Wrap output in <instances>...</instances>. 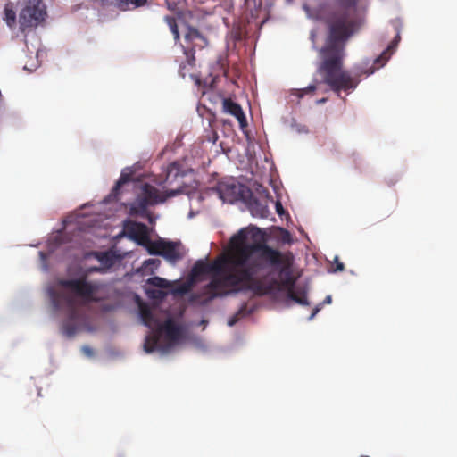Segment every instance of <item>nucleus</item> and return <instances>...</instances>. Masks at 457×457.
<instances>
[{"mask_svg": "<svg viewBox=\"0 0 457 457\" xmlns=\"http://www.w3.org/2000/svg\"><path fill=\"white\" fill-rule=\"evenodd\" d=\"M253 216L260 218H268L270 214L268 201H261L253 195L247 197V201L245 202Z\"/></svg>", "mask_w": 457, "mask_h": 457, "instance_id": "f8f14e48", "label": "nucleus"}, {"mask_svg": "<svg viewBox=\"0 0 457 457\" xmlns=\"http://www.w3.org/2000/svg\"><path fill=\"white\" fill-rule=\"evenodd\" d=\"M234 323H235V320H230V321H228V325H229V326H232Z\"/></svg>", "mask_w": 457, "mask_h": 457, "instance_id": "c9c22d12", "label": "nucleus"}, {"mask_svg": "<svg viewBox=\"0 0 457 457\" xmlns=\"http://www.w3.org/2000/svg\"><path fill=\"white\" fill-rule=\"evenodd\" d=\"M228 270H230V268L223 258L217 259L212 262L199 260L194 264L191 275L197 278L202 275L212 274V278L210 281L212 283L214 279L224 278Z\"/></svg>", "mask_w": 457, "mask_h": 457, "instance_id": "6e6552de", "label": "nucleus"}, {"mask_svg": "<svg viewBox=\"0 0 457 457\" xmlns=\"http://www.w3.org/2000/svg\"><path fill=\"white\" fill-rule=\"evenodd\" d=\"M82 352L87 355V356H92L93 355V350L87 346V345H85L81 348Z\"/></svg>", "mask_w": 457, "mask_h": 457, "instance_id": "cd10ccee", "label": "nucleus"}, {"mask_svg": "<svg viewBox=\"0 0 457 457\" xmlns=\"http://www.w3.org/2000/svg\"><path fill=\"white\" fill-rule=\"evenodd\" d=\"M381 59H382V56H379V57L376 58L375 61H374L375 64L378 63L381 61Z\"/></svg>", "mask_w": 457, "mask_h": 457, "instance_id": "72a5a7b5", "label": "nucleus"}, {"mask_svg": "<svg viewBox=\"0 0 457 457\" xmlns=\"http://www.w3.org/2000/svg\"><path fill=\"white\" fill-rule=\"evenodd\" d=\"M168 197L162 195L155 187L144 183L140 186L137 198L129 205V214L145 216L149 206L162 203Z\"/></svg>", "mask_w": 457, "mask_h": 457, "instance_id": "39448f33", "label": "nucleus"}, {"mask_svg": "<svg viewBox=\"0 0 457 457\" xmlns=\"http://www.w3.org/2000/svg\"><path fill=\"white\" fill-rule=\"evenodd\" d=\"M326 101H327V98H321V99L317 100V102H316V103H317L318 104H321L326 103Z\"/></svg>", "mask_w": 457, "mask_h": 457, "instance_id": "473e14b6", "label": "nucleus"}, {"mask_svg": "<svg viewBox=\"0 0 457 457\" xmlns=\"http://www.w3.org/2000/svg\"><path fill=\"white\" fill-rule=\"evenodd\" d=\"M58 285L62 289L52 294L53 303L56 308L65 309L67 319L62 322V331L67 337H72L78 329L77 321L80 309L96 301L94 295L99 287L96 283L88 282L86 278L60 279Z\"/></svg>", "mask_w": 457, "mask_h": 457, "instance_id": "7ed1b4c3", "label": "nucleus"}, {"mask_svg": "<svg viewBox=\"0 0 457 457\" xmlns=\"http://www.w3.org/2000/svg\"><path fill=\"white\" fill-rule=\"evenodd\" d=\"M164 21H166L171 33L173 34L175 41H179V32L176 19L172 16H165Z\"/></svg>", "mask_w": 457, "mask_h": 457, "instance_id": "412c9836", "label": "nucleus"}, {"mask_svg": "<svg viewBox=\"0 0 457 457\" xmlns=\"http://www.w3.org/2000/svg\"><path fill=\"white\" fill-rule=\"evenodd\" d=\"M185 41L188 46L187 47L183 46L184 54L187 57V63L193 66L195 62V47H204L207 45V40L198 31V29L189 27L185 35Z\"/></svg>", "mask_w": 457, "mask_h": 457, "instance_id": "9b49d317", "label": "nucleus"}, {"mask_svg": "<svg viewBox=\"0 0 457 457\" xmlns=\"http://www.w3.org/2000/svg\"><path fill=\"white\" fill-rule=\"evenodd\" d=\"M139 313L143 323L146 327L153 328L159 325L157 319L154 317L151 308L146 303L139 304Z\"/></svg>", "mask_w": 457, "mask_h": 457, "instance_id": "2eb2a0df", "label": "nucleus"}, {"mask_svg": "<svg viewBox=\"0 0 457 457\" xmlns=\"http://www.w3.org/2000/svg\"><path fill=\"white\" fill-rule=\"evenodd\" d=\"M21 8L19 14V23L21 31L37 27L46 15L42 0H21L18 1Z\"/></svg>", "mask_w": 457, "mask_h": 457, "instance_id": "423d86ee", "label": "nucleus"}, {"mask_svg": "<svg viewBox=\"0 0 457 457\" xmlns=\"http://www.w3.org/2000/svg\"><path fill=\"white\" fill-rule=\"evenodd\" d=\"M185 172L180 170L178 162H172L165 170V179L160 185L165 188L166 196L171 197L181 193L184 188Z\"/></svg>", "mask_w": 457, "mask_h": 457, "instance_id": "1a4fd4ad", "label": "nucleus"}, {"mask_svg": "<svg viewBox=\"0 0 457 457\" xmlns=\"http://www.w3.org/2000/svg\"><path fill=\"white\" fill-rule=\"evenodd\" d=\"M331 301H332L331 296H330V295H328V296H326V298L324 299V301H323L322 304H325V303H331Z\"/></svg>", "mask_w": 457, "mask_h": 457, "instance_id": "7c9ffc66", "label": "nucleus"}, {"mask_svg": "<svg viewBox=\"0 0 457 457\" xmlns=\"http://www.w3.org/2000/svg\"><path fill=\"white\" fill-rule=\"evenodd\" d=\"M335 264L336 266L333 268V271L334 272H339V271H343L345 270V265L343 262H341L338 259V257H335Z\"/></svg>", "mask_w": 457, "mask_h": 457, "instance_id": "393cba45", "label": "nucleus"}, {"mask_svg": "<svg viewBox=\"0 0 457 457\" xmlns=\"http://www.w3.org/2000/svg\"><path fill=\"white\" fill-rule=\"evenodd\" d=\"M130 179H131V176L129 174H126V173L122 172L120 174V179H118V181L116 182L115 186L113 187V188L112 190V195H113L114 197H118V195H120V187L124 184L130 181Z\"/></svg>", "mask_w": 457, "mask_h": 457, "instance_id": "6ab92c4d", "label": "nucleus"}, {"mask_svg": "<svg viewBox=\"0 0 457 457\" xmlns=\"http://www.w3.org/2000/svg\"><path fill=\"white\" fill-rule=\"evenodd\" d=\"M303 9L304 11L306 12V13L310 16V17H312V13H311V8L308 7L307 5H304L303 6Z\"/></svg>", "mask_w": 457, "mask_h": 457, "instance_id": "2f4dec72", "label": "nucleus"}, {"mask_svg": "<svg viewBox=\"0 0 457 457\" xmlns=\"http://www.w3.org/2000/svg\"><path fill=\"white\" fill-rule=\"evenodd\" d=\"M148 283L152 286L160 287V288H168L170 287V283L168 280L159 278L154 277L148 279Z\"/></svg>", "mask_w": 457, "mask_h": 457, "instance_id": "4be33fe9", "label": "nucleus"}, {"mask_svg": "<svg viewBox=\"0 0 457 457\" xmlns=\"http://www.w3.org/2000/svg\"><path fill=\"white\" fill-rule=\"evenodd\" d=\"M400 39V36L397 35L396 37H395V41L399 40Z\"/></svg>", "mask_w": 457, "mask_h": 457, "instance_id": "4c0bfd02", "label": "nucleus"}, {"mask_svg": "<svg viewBox=\"0 0 457 457\" xmlns=\"http://www.w3.org/2000/svg\"><path fill=\"white\" fill-rule=\"evenodd\" d=\"M158 343H159V337L157 335L147 336L145 337V340L144 343V350L148 353H152L157 347Z\"/></svg>", "mask_w": 457, "mask_h": 457, "instance_id": "aec40b11", "label": "nucleus"}, {"mask_svg": "<svg viewBox=\"0 0 457 457\" xmlns=\"http://www.w3.org/2000/svg\"><path fill=\"white\" fill-rule=\"evenodd\" d=\"M344 12H331L323 21L328 28L325 45L320 49L322 62L317 72L321 77V83L340 96L341 91L349 92L356 88L359 83V73L352 75L343 70V60L346 42L353 34V21H350L346 10L355 8L358 0H337Z\"/></svg>", "mask_w": 457, "mask_h": 457, "instance_id": "f03ea898", "label": "nucleus"}, {"mask_svg": "<svg viewBox=\"0 0 457 457\" xmlns=\"http://www.w3.org/2000/svg\"><path fill=\"white\" fill-rule=\"evenodd\" d=\"M161 328L164 331L166 337L172 342L177 341L181 336L180 328L171 319L167 320Z\"/></svg>", "mask_w": 457, "mask_h": 457, "instance_id": "dca6fc26", "label": "nucleus"}, {"mask_svg": "<svg viewBox=\"0 0 457 457\" xmlns=\"http://www.w3.org/2000/svg\"><path fill=\"white\" fill-rule=\"evenodd\" d=\"M294 256L291 253H285L284 257L279 262L278 267H273L278 270L279 278L271 277L272 271L269 270L259 281H256L250 290L257 295H270L274 292L287 290V296L291 300L302 305H308V300L304 294L298 295L295 290V278L293 275Z\"/></svg>", "mask_w": 457, "mask_h": 457, "instance_id": "20e7f679", "label": "nucleus"}, {"mask_svg": "<svg viewBox=\"0 0 457 457\" xmlns=\"http://www.w3.org/2000/svg\"><path fill=\"white\" fill-rule=\"evenodd\" d=\"M195 44H202L201 40H196Z\"/></svg>", "mask_w": 457, "mask_h": 457, "instance_id": "e433bc0d", "label": "nucleus"}, {"mask_svg": "<svg viewBox=\"0 0 457 457\" xmlns=\"http://www.w3.org/2000/svg\"><path fill=\"white\" fill-rule=\"evenodd\" d=\"M178 243L159 239L151 242L147 250L150 254L161 255L167 261L175 263L183 257L182 253L178 250Z\"/></svg>", "mask_w": 457, "mask_h": 457, "instance_id": "9d476101", "label": "nucleus"}, {"mask_svg": "<svg viewBox=\"0 0 457 457\" xmlns=\"http://www.w3.org/2000/svg\"><path fill=\"white\" fill-rule=\"evenodd\" d=\"M214 190L223 202L228 204L246 202L247 197L251 196V190L247 187L232 179L218 182Z\"/></svg>", "mask_w": 457, "mask_h": 457, "instance_id": "0eeeda50", "label": "nucleus"}, {"mask_svg": "<svg viewBox=\"0 0 457 457\" xmlns=\"http://www.w3.org/2000/svg\"><path fill=\"white\" fill-rule=\"evenodd\" d=\"M149 0H130V5L134 8L143 7L147 4Z\"/></svg>", "mask_w": 457, "mask_h": 457, "instance_id": "a878e982", "label": "nucleus"}, {"mask_svg": "<svg viewBox=\"0 0 457 457\" xmlns=\"http://www.w3.org/2000/svg\"><path fill=\"white\" fill-rule=\"evenodd\" d=\"M96 258L101 263V268H92L93 271L102 272L113 266L115 258L114 255L110 252L97 253Z\"/></svg>", "mask_w": 457, "mask_h": 457, "instance_id": "f3484780", "label": "nucleus"}, {"mask_svg": "<svg viewBox=\"0 0 457 457\" xmlns=\"http://www.w3.org/2000/svg\"><path fill=\"white\" fill-rule=\"evenodd\" d=\"M167 8L173 12H180V5L183 3V0H165Z\"/></svg>", "mask_w": 457, "mask_h": 457, "instance_id": "b1692460", "label": "nucleus"}, {"mask_svg": "<svg viewBox=\"0 0 457 457\" xmlns=\"http://www.w3.org/2000/svg\"><path fill=\"white\" fill-rule=\"evenodd\" d=\"M374 70H375V69H370V70H369V71H367V73H366V74H367V75L372 74V73L374 72Z\"/></svg>", "mask_w": 457, "mask_h": 457, "instance_id": "f704fd0d", "label": "nucleus"}, {"mask_svg": "<svg viewBox=\"0 0 457 457\" xmlns=\"http://www.w3.org/2000/svg\"><path fill=\"white\" fill-rule=\"evenodd\" d=\"M316 89L317 85L312 84L305 88L295 89L293 95L298 96L299 98H302L303 97L304 95L314 93Z\"/></svg>", "mask_w": 457, "mask_h": 457, "instance_id": "5701e85b", "label": "nucleus"}, {"mask_svg": "<svg viewBox=\"0 0 457 457\" xmlns=\"http://www.w3.org/2000/svg\"><path fill=\"white\" fill-rule=\"evenodd\" d=\"M222 107L225 112L237 118L242 128L246 125V118L241 106L237 103L232 101L230 98H225L222 102Z\"/></svg>", "mask_w": 457, "mask_h": 457, "instance_id": "ddd939ff", "label": "nucleus"}, {"mask_svg": "<svg viewBox=\"0 0 457 457\" xmlns=\"http://www.w3.org/2000/svg\"><path fill=\"white\" fill-rule=\"evenodd\" d=\"M156 262H158L157 260H154V259H148L146 261H145L144 264L145 266H148L150 264H154Z\"/></svg>", "mask_w": 457, "mask_h": 457, "instance_id": "c756f323", "label": "nucleus"}, {"mask_svg": "<svg viewBox=\"0 0 457 457\" xmlns=\"http://www.w3.org/2000/svg\"><path fill=\"white\" fill-rule=\"evenodd\" d=\"M275 207H276V212L279 215V216H282L283 213L285 212L284 211V208L282 206V204L280 201H277L276 204H275Z\"/></svg>", "mask_w": 457, "mask_h": 457, "instance_id": "bb28decb", "label": "nucleus"}, {"mask_svg": "<svg viewBox=\"0 0 457 457\" xmlns=\"http://www.w3.org/2000/svg\"><path fill=\"white\" fill-rule=\"evenodd\" d=\"M231 251L224 257L230 268L224 278L214 279L201 292L192 295V301L206 305L213 299L229 293L250 291L269 268L278 267L285 253L264 242H248V233L240 229L230 238Z\"/></svg>", "mask_w": 457, "mask_h": 457, "instance_id": "f257e3e1", "label": "nucleus"}, {"mask_svg": "<svg viewBox=\"0 0 457 457\" xmlns=\"http://www.w3.org/2000/svg\"><path fill=\"white\" fill-rule=\"evenodd\" d=\"M125 229L129 235L136 240L147 237V227L144 223L128 221L125 224Z\"/></svg>", "mask_w": 457, "mask_h": 457, "instance_id": "4468645a", "label": "nucleus"}, {"mask_svg": "<svg viewBox=\"0 0 457 457\" xmlns=\"http://www.w3.org/2000/svg\"><path fill=\"white\" fill-rule=\"evenodd\" d=\"M15 6V4L11 0L4 5V21L11 29L14 28L17 22Z\"/></svg>", "mask_w": 457, "mask_h": 457, "instance_id": "a211bd4d", "label": "nucleus"}, {"mask_svg": "<svg viewBox=\"0 0 457 457\" xmlns=\"http://www.w3.org/2000/svg\"><path fill=\"white\" fill-rule=\"evenodd\" d=\"M320 306L315 307V308L313 309V311H312V314L310 315L309 320H312V319L315 317V315L320 312Z\"/></svg>", "mask_w": 457, "mask_h": 457, "instance_id": "c85d7f7f", "label": "nucleus"}]
</instances>
